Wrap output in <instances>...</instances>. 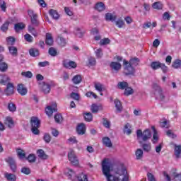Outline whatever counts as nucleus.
Masks as SVG:
<instances>
[{
    "instance_id": "nucleus-1",
    "label": "nucleus",
    "mask_w": 181,
    "mask_h": 181,
    "mask_svg": "<svg viewBox=\"0 0 181 181\" xmlns=\"http://www.w3.org/2000/svg\"><path fill=\"white\" fill-rule=\"evenodd\" d=\"M112 160L105 158L102 161V172L107 181H129V173L125 167L119 168L114 175H111Z\"/></svg>"
},
{
    "instance_id": "nucleus-2",
    "label": "nucleus",
    "mask_w": 181,
    "mask_h": 181,
    "mask_svg": "<svg viewBox=\"0 0 181 181\" xmlns=\"http://www.w3.org/2000/svg\"><path fill=\"white\" fill-rule=\"evenodd\" d=\"M136 136L140 144H142V142H146L152 138V132L151 129H146L142 132V130L139 129L136 131Z\"/></svg>"
},
{
    "instance_id": "nucleus-3",
    "label": "nucleus",
    "mask_w": 181,
    "mask_h": 181,
    "mask_svg": "<svg viewBox=\"0 0 181 181\" xmlns=\"http://www.w3.org/2000/svg\"><path fill=\"white\" fill-rule=\"evenodd\" d=\"M68 160H69L74 166H78V165H80V160H78L76 151L73 149L69 150L68 152Z\"/></svg>"
},
{
    "instance_id": "nucleus-4",
    "label": "nucleus",
    "mask_w": 181,
    "mask_h": 181,
    "mask_svg": "<svg viewBox=\"0 0 181 181\" xmlns=\"http://www.w3.org/2000/svg\"><path fill=\"white\" fill-rule=\"evenodd\" d=\"M31 131L34 135H38L39 127H40V120L37 117H33L30 119Z\"/></svg>"
},
{
    "instance_id": "nucleus-5",
    "label": "nucleus",
    "mask_w": 181,
    "mask_h": 181,
    "mask_svg": "<svg viewBox=\"0 0 181 181\" xmlns=\"http://www.w3.org/2000/svg\"><path fill=\"white\" fill-rule=\"evenodd\" d=\"M153 88L155 90V95L156 98H158L161 101H165V98H166V95L163 93V90H162V88L158 83H153Z\"/></svg>"
},
{
    "instance_id": "nucleus-6",
    "label": "nucleus",
    "mask_w": 181,
    "mask_h": 181,
    "mask_svg": "<svg viewBox=\"0 0 181 181\" xmlns=\"http://www.w3.org/2000/svg\"><path fill=\"white\" fill-rule=\"evenodd\" d=\"M163 176L168 181H170V177H175L177 180L181 181V174H178L176 168L172 169L170 172V175L168 173L163 172Z\"/></svg>"
},
{
    "instance_id": "nucleus-7",
    "label": "nucleus",
    "mask_w": 181,
    "mask_h": 181,
    "mask_svg": "<svg viewBox=\"0 0 181 181\" xmlns=\"http://www.w3.org/2000/svg\"><path fill=\"white\" fill-rule=\"evenodd\" d=\"M123 64L124 66L125 74L129 75V74H134L135 73V67L132 66V65H131L129 62H128V61L124 59Z\"/></svg>"
},
{
    "instance_id": "nucleus-8",
    "label": "nucleus",
    "mask_w": 181,
    "mask_h": 181,
    "mask_svg": "<svg viewBox=\"0 0 181 181\" xmlns=\"http://www.w3.org/2000/svg\"><path fill=\"white\" fill-rule=\"evenodd\" d=\"M64 175H66L69 179H71V181H74L76 179L78 180V177H80V175L77 177L76 175V172H74V170H73L71 168H69L64 170Z\"/></svg>"
},
{
    "instance_id": "nucleus-9",
    "label": "nucleus",
    "mask_w": 181,
    "mask_h": 181,
    "mask_svg": "<svg viewBox=\"0 0 181 181\" xmlns=\"http://www.w3.org/2000/svg\"><path fill=\"white\" fill-rule=\"evenodd\" d=\"M56 111H57V105L56 103L47 106L45 109V112L48 117H52L53 115V112H56Z\"/></svg>"
},
{
    "instance_id": "nucleus-10",
    "label": "nucleus",
    "mask_w": 181,
    "mask_h": 181,
    "mask_svg": "<svg viewBox=\"0 0 181 181\" xmlns=\"http://www.w3.org/2000/svg\"><path fill=\"white\" fill-rule=\"evenodd\" d=\"M6 85V88L5 90V94L6 95H12L13 93H15V87L13 86V83L8 82Z\"/></svg>"
},
{
    "instance_id": "nucleus-11",
    "label": "nucleus",
    "mask_w": 181,
    "mask_h": 181,
    "mask_svg": "<svg viewBox=\"0 0 181 181\" xmlns=\"http://www.w3.org/2000/svg\"><path fill=\"white\" fill-rule=\"evenodd\" d=\"M53 86V82H43L42 86V90L45 94H49L50 93V87Z\"/></svg>"
},
{
    "instance_id": "nucleus-12",
    "label": "nucleus",
    "mask_w": 181,
    "mask_h": 181,
    "mask_svg": "<svg viewBox=\"0 0 181 181\" xmlns=\"http://www.w3.org/2000/svg\"><path fill=\"white\" fill-rule=\"evenodd\" d=\"M17 91L21 95H26L28 94V88L22 83H19L17 86Z\"/></svg>"
},
{
    "instance_id": "nucleus-13",
    "label": "nucleus",
    "mask_w": 181,
    "mask_h": 181,
    "mask_svg": "<svg viewBox=\"0 0 181 181\" xmlns=\"http://www.w3.org/2000/svg\"><path fill=\"white\" fill-rule=\"evenodd\" d=\"M28 15L31 18V23L33 25L37 26V25H39V21H37V16L32 10L28 11Z\"/></svg>"
},
{
    "instance_id": "nucleus-14",
    "label": "nucleus",
    "mask_w": 181,
    "mask_h": 181,
    "mask_svg": "<svg viewBox=\"0 0 181 181\" xmlns=\"http://www.w3.org/2000/svg\"><path fill=\"white\" fill-rule=\"evenodd\" d=\"M151 129L153 130V137L151 139L152 144H158L159 142V134L158 133V130L155 128L154 126L151 127Z\"/></svg>"
},
{
    "instance_id": "nucleus-15",
    "label": "nucleus",
    "mask_w": 181,
    "mask_h": 181,
    "mask_svg": "<svg viewBox=\"0 0 181 181\" xmlns=\"http://www.w3.org/2000/svg\"><path fill=\"white\" fill-rule=\"evenodd\" d=\"M95 90L100 93V95H103V91H105V86L100 82L94 83Z\"/></svg>"
},
{
    "instance_id": "nucleus-16",
    "label": "nucleus",
    "mask_w": 181,
    "mask_h": 181,
    "mask_svg": "<svg viewBox=\"0 0 181 181\" xmlns=\"http://www.w3.org/2000/svg\"><path fill=\"white\" fill-rule=\"evenodd\" d=\"M63 64L64 67L69 69V70H71V69H76V67H77V64L73 61L65 60L64 61Z\"/></svg>"
},
{
    "instance_id": "nucleus-17",
    "label": "nucleus",
    "mask_w": 181,
    "mask_h": 181,
    "mask_svg": "<svg viewBox=\"0 0 181 181\" xmlns=\"http://www.w3.org/2000/svg\"><path fill=\"white\" fill-rule=\"evenodd\" d=\"M5 125H7L8 128H13L15 127V122L11 117H6L4 120Z\"/></svg>"
},
{
    "instance_id": "nucleus-18",
    "label": "nucleus",
    "mask_w": 181,
    "mask_h": 181,
    "mask_svg": "<svg viewBox=\"0 0 181 181\" xmlns=\"http://www.w3.org/2000/svg\"><path fill=\"white\" fill-rule=\"evenodd\" d=\"M9 81H11V78H9L7 75H0V84H3V86H6V84H8Z\"/></svg>"
},
{
    "instance_id": "nucleus-19",
    "label": "nucleus",
    "mask_w": 181,
    "mask_h": 181,
    "mask_svg": "<svg viewBox=\"0 0 181 181\" xmlns=\"http://www.w3.org/2000/svg\"><path fill=\"white\" fill-rule=\"evenodd\" d=\"M76 132L78 135H84V134H86V125L83 123L78 124L76 128Z\"/></svg>"
},
{
    "instance_id": "nucleus-20",
    "label": "nucleus",
    "mask_w": 181,
    "mask_h": 181,
    "mask_svg": "<svg viewBox=\"0 0 181 181\" xmlns=\"http://www.w3.org/2000/svg\"><path fill=\"white\" fill-rule=\"evenodd\" d=\"M121 67H122V66L119 62H112L110 63V69L115 71H119V70H121Z\"/></svg>"
},
{
    "instance_id": "nucleus-21",
    "label": "nucleus",
    "mask_w": 181,
    "mask_h": 181,
    "mask_svg": "<svg viewBox=\"0 0 181 181\" xmlns=\"http://www.w3.org/2000/svg\"><path fill=\"white\" fill-rule=\"evenodd\" d=\"M74 32L77 37H83V36H84V33H86V31L83 30V28H80L78 27L75 28Z\"/></svg>"
},
{
    "instance_id": "nucleus-22",
    "label": "nucleus",
    "mask_w": 181,
    "mask_h": 181,
    "mask_svg": "<svg viewBox=\"0 0 181 181\" xmlns=\"http://www.w3.org/2000/svg\"><path fill=\"white\" fill-rule=\"evenodd\" d=\"M123 132L126 134V135H131V134H132V125L129 123H127L124 127Z\"/></svg>"
},
{
    "instance_id": "nucleus-23",
    "label": "nucleus",
    "mask_w": 181,
    "mask_h": 181,
    "mask_svg": "<svg viewBox=\"0 0 181 181\" xmlns=\"http://www.w3.org/2000/svg\"><path fill=\"white\" fill-rule=\"evenodd\" d=\"M174 154L175 156L177 158H180V155H181V145L180 144H175L174 145Z\"/></svg>"
},
{
    "instance_id": "nucleus-24",
    "label": "nucleus",
    "mask_w": 181,
    "mask_h": 181,
    "mask_svg": "<svg viewBox=\"0 0 181 181\" xmlns=\"http://www.w3.org/2000/svg\"><path fill=\"white\" fill-rule=\"evenodd\" d=\"M102 142L104 146L107 148H112V143L111 142V139L108 137H103L102 139Z\"/></svg>"
},
{
    "instance_id": "nucleus-25",
    "label": "nucleus",
    "mask_w": 181,
    "mask_h": 181,
    "mask_svg": "<svg viewBox=\"0 0 181 181\" xmlns=\"http://www.w3.org/2000/svg\"><path fill=\"white\" fill-rule=\"evenodd\" d=\"M95 9L98 12H103V11H105V4L103 2L96 3L95 5Z\"/></svg>"
},
{
    "instance_id": "nucleus-26",
    "label": "nucleus",
    "mask_w": 181,
    "mask_h": 181,
    "mask_svg": "<svg viewBox=\"0 0 181 181\" xmlns=\"http://www.w3.org/2000/svg\"><path fill=\"white\" fill-rule=\"evenodd\" d=\"M45 43L48 46H52L53 45V37H52V34H50L49 33L46 34Z\"/></svg>"
},
{
    "instance_id": "nucleus-27",
    "label": "nucleus",
    "mask_w": 181,
    "mask_h": 181,
    "mask_svg": "<svg viewBox=\"0 0 181 181\" xmlns=\"http://www.w3.org/2000/svg\"><path fill=\"white\" fill-rule=\"evenodd\" d=\"M49 13L50 16L52 17V19L57 20L60 18V15L59 14L57 11H56L54 9H50L49 11Z\"/></svg>"
},
{
    "instance_id": "nucleus-28",
    "label": "nucleus",
    "mask_w": 181,
    "mask_h": 181,
    "mask_svg": "<svg viewBox=\"0 0 181 181\" xmlns=\"http://www.w3.org/2000/svg\"><path fill=\"white\" fill-rule=\"evenodd\" d=\"M8 52L11 56H18V48L15 46H8Z\"/></svg>"
},
{
    "instance_id": "nucleus-29",
    "label": "nucleus",
    "mask_w": 181,
    "mask_h": 181,
    "mask_svg": "<svg viewBox=\"0 0 181 181\" xmlns=\"http://www.w3.org/2000/svg\"><path fill=\"white\" fill-rule=\"evenodd\" d=\"M135 156L137 160H141L142 158H144V151L141 148H137L135 151Z\"/></svg>"
},
{
    "instance_id": "nucleus-30",
    "label": "nucleus",
    "mask_w": 181,
    "mask_h": 181,
    "mask_svg": "<svg viewBox=\"0 0 181 181\" xmlns=\"http://www.w3.org/2000/svg\"><path fill=\"white\" fill-rule=\"evenodd\" d=\"M25 25L23 23H18L15 24L14 25V29L16 30V32H21V30H23V29H25Z\"/></svg>"
},
{
    "instance_id": "nucleus-31",
    "label": "nucleus",
    "mask_w": 181,
    "mask_h": 181,
    "mask_svg": "<svg viewBox=\"0 0 181 181\" xmlns=\"http://www.w3.org/2000/svg\"><path fill=\"white\" fill-rule=\"evenodd\" d=\"M7 162L9 163L10 168L13 170V172H15L16 170V164L15 163V160H13V158H8L7 159Z\"/></svg>"
},
{
    "instance_id": "nucleus-32",
    "label": "nucleus",
    "mask_w": 181,
    "mask_h": 181,
    "mask_svg": "<svg viewBox=\"0 0 181 181\" xmlns=\"http://www.w3.org/2000/svg\"><path fill=\"white\" fill-rule=\"evenodd\" d=\"M160 64L161 62L159 61L153 62L151 63L150 66L152 69V70H158V69H160Z\"/></svg>"
},
{
    "instance_id": "nucleus-33",
    "label": "nucleus",
    "mask_w": 181,
    "mask_h": 181,
    "mask_svg": "<svg viewBox=\"0 0 181 181\" xmlns=\"http://www.w3.org/2000/svg\"><path fill=\"white\" fill-rule=\"evenodd\" d=\"M141 148H143V151H144V152H151L152 145L151 143H144L142 144Z\"/></svg>"
},
{
    "instance_id": "nucleus-34",
    "label": "nucleus",
    "mask_w": 181,
    "mask_h": 181,
    "mask_svg": "<svg viewBox=\"0 0 181 181\" xmlns=\"http://www.w3.org/2000/svg\"><path fill=\"white\" fill-rule=\"evenodd\" d=\"M114 103L117 112H121V111H122V105L121 104V101L115 99Z\"/></svg>"
},
{
    "instance_id": "nucleus-35",
    "label": "nucleus",
    "mask_w": 181,
    "mask_h": 181,
    "mask_svg": "<svg viewBox=\"0 0 181 181\" xmlns=\"http://www.w3.org/2000/svg\"><path fill=\"white\" fill-rule=\"evenodd\" d=\"M30 56H32V57H37L39 56L40 52L39 49L36 48H32L29 50Z\"/></svg>"
},
{
    "instance_id": "nucleus-36",
    "label": "nucleus",
    "mask_w": 181,
    "mask_h": 181,
    "mask_svg": "<svg viewBox=\"0 0 181 181\" xmlns=\"http://www.w3.org/2000/svg\"><path fill=\"white\" fill-rule=\"evenodd\" d=\"M4 176L8 181H16V176L13 174L5 173Z\"/></svg>"
},
{
    "instance_id": "nucleus-37",
    "label": "nucleus",
    "mask_w": 181,
    "mask_h": 181,
    "mask_svg": "<svg viewBox=\"0 0 181 181\" xmlns=\"http://www.w3.org/2000/svg\"><path fill=\"white\" fill-rule=\"evenodd\" d=\"M117 19V16H114L111 14V13H107L105 14V20L106 21H110V22H114Z\"/></svg>"
},
{
    "instance_id": "nucleus-38",
    "label": "nucleus",
    "mask_w": 181,
    "mask_h": 181,
    "mask_svg": "<svg viewBox=\"0 0 181 181\" xmlns=\"http://www.w3.org/2000/svg\"><path fill=\"white\" fill-rule=\"evenodd\" d=\"M172 67L173 69H181V60L179 59H175L172 64Z\"/></svg>"
},
{
    "instance_id": "nucleus-39",
    "label": "nucleus",
    "mask_w": 181,
    "mask_h": 181,
    "mask_svg": "<svg viewBox=\"0 0 181 181\" xmlns=\"http://www.w3.org/2000/svg\"><path fill=\"white\" fill-rule=\"evenodd\" d=\"M37 154L40 158V159H47V158H49V156L45 153L43 150H38L37 151Z\"/></svg>"
},
{
    "instance_id": "nucleus-40",
    "label": "nucleus",
    "mask_w": 181,
    "mask_h": 181,
    "mask_svg": "<svg viewBox=\"0 0 181 181\" xmlns=\"http://www.w3.org/2000/svg\"><path fill=\"white\" fill-rule=\"evenodd\" d=\"M115 25L119 28V29H122V28H124L125 25V22H124V20L122 18H119L115 21Z\"/></svg>"
},
{
    "instance_id": "nucleus-41",
    "label": "nucleus",
    "mask_w": 181,
    "mask_h": 181,
    "mask_svg": "<svg viewBox=\"0 0 181 181\" xmlns=\"http://www.w3.org/2000/svg\"><path fill=\"white\" fill-rule=\"evenodd\" d=\"M129 64L133 67H136L139 64V59L138 58H132L130 59Z\"/></svg>"
},
{
    "instance_id": "nucleus-42",
    "label": "nucleus",
    "mask_w": 181,
    "mask_h": 181,
    "mask_svg": "<svg viewBox=\"0 0 181 181\" xmlns=\"http://www.w3.org/2000/svg\"><path fill=\"white\" fill-rule=\"evenodd\" d=\"M117 87L120 90H125V89L128 87V83H127L125 81L119 82L118 84H117Z\"/></svg>"
},
{
    "instance_id": "nucleus-43",
    "label": "nucleus",
    "mask_w": 181,
    "mask_h": 181,
    "mask_svg": "<svg viewBox=\"0 0 181 181\" xmlns=\"http://www.w3.org/2000/svg\"><path fill=\"white\" fill-rule=\"evenodd\" d=\"M72 81L74 84H80L81 83V76L80 75H76L72 78Z\"/></svg>"
},
{
    "instance_id": "nucleus-44",
    "label": "nucleus",
    "mask_w": 181,
    "mask_h": 181,
    "mask_svg": "<svg viewBox=\"0 0 181 181\" xmlns=\"http://www.w3.org/2000/svg\"><path fill=\"white\" fill-rule=\"evenodd\" d=\"M21 76H23V77H25L26 78H32V77H33V74H32V72L30 71H23L21 73Z\"/></svg>"
},
{
    "instance_id": "nucleus-45",
    "label": "nucleus",
    "mask_w": 181,
    "mask_h": 181,
    "mask_svg": "<svg viewBox=\"0 0 181 181\" xmlns=\"http://www.w3.org/2000/svg\"><path fill=\"white\" fill-rule=\"evenodd\" d=\"M17 155L20 159H25L26 156L25 151L22 149H17Z\"/></svg>"
},
{
    "instance_id": "nucleus-46",
    "label": "nucleus",
    "mask_w": 181,
    "mask_h": 181,
    "mask_svg": "<svg viewBox=\"0 0 181 181\" xmlns=\"http://www.w3.org/2000/svg\"><path fill=\"white\" fill-rule=\"evenodd\" d=\"M152 8H153V9H162V8H163V5L160 1H157L152 4Z\"/></svg>"
},
{
    "instance_id": "nucleus-47",
    "label": "nucleus",
    "mask_w": 181,
    "mask_h": 181,
    "mask_svg": "<svg viewBox=\"0 0 181 181\" xmlns=\"http://www.w3.org/2000/svg\"><path fill=\"white\" fill-rule=\"evenodd\" d=\"M83 115L85 121H87L88 122H90V121H93V115H91L90 112L84 113Z\"/></svg>"
},
{
    "instance_id": "nucleus-48",
    "label": "nucleus",
    "mask_w": 181,
    "mask_h": 181,
    "mask_svg": "<svg viewBox=\"0 0 181 181\" xmlns=\"http://www.w3.org/2000/svg\"><path fill=\"white\" fill-rule=\"evenodd\" d=\"M132 94H134V89L129 86H127L124 90V95L128 96L132 95Z\"/></svg>"
},
{
    "instance_id": "nucleus-49",
    "label": "nucleus",
    "mask_w": 181,
    "mask_h": 181,
    "mask_svg": "<svg viewBox=\"0 0 181 181\" xmlns=\"http://www.w3.org/2000/svg\"><path fill=\"white\" fill-rule=\"evenodd\" d=\"M161 128H169V122L166 119H163L160 122Z\"/></svg>"
},
{
    "instance_id": "nucleus-50",
    "label": "nucleus",
    "mask_w": 181,
    "mask_h": 181,
    "mask_svg": "<svg viewBox=\"0 0 181 181\" xmlns=\"http://www.w3.org/2000/svg\"><path fill=\"white\" fill-rule=\"evenodd\" d=\"M95 57L98 59H101V57H103V49L101 48H99L96 50H95Z\"/></svg>"
},
{
    "instance_id": "nucleus-51",
    "label": "nucleus",
    "mask_w": 181,
    "mask_h": 181,
    "mask_svg": "<svg viewBox=\"0 0 181 181\" xmlns=\"http://www.w3.org/2000/svg\"><path fill=\"white\" fill-rule=\"evenodd\" d=\"M57 42L61 46H66V43H67L66 39L63 38L60 35L57 38Z\"/></svg>"
},
{
    "instance_id": "nucleus-52",
    "label": "nucleus",
    "mask_w": 181,
    "mask_h": 181,
    "mask_svg": "<svg viewBox=\"0 0 181 181\" xmlns=\"http://www.w3.org/2000/svg\"><path fill=\"white\" fill-rule=\"evenodd\" d=\"M110 42H111V40H110V39L104 38V39L100 40V46H105L107 45H110Z\"/></svg>"
},
{
    "instance_id": "nucleus-53",
    "label": "nucleus",
    "mask_w": 181,
    "mask_h": 181,
    "mask_svg": "<svg viewBox=\"0 0 181 181\" xmlns=\"http://www.w3.org/2000/svg\"><path fill=\"white\" fill-rule=\"evenodd\" d=\"M8 70V64L5 62L0 63V71H6Z\"/></svg>"
},
{
    "instance_id": "nucleus-54",
    "label": "nucleus",
    "mask_w": 181,
    "mask_h": 181,
    "mask_svg": "<svg viewBox=\"0 0 181 181\" xmlns=\"http://www.w3.org/2000/svg\"><path fill=\"white\" fill-rule=\"evenodd\" d=\"M100 108H101V106L93 104L91 105L90 110L92 112H98V110H100Z\"/></svg>"
},
{
    "instance_id": "nucleus-55",
    "label": "nucleus",
    "mask_w": 181,
    "mask_h": 181,
    "mask_svg": "<svg viewBox=\"0 0 181 181\" xmlns=\"http://www.w3.org/2000/svg\"><path fill=\"white\" fill-rule=\"evenodd\" d=\"M28 32H30L33 36H37V33H36L35 28H33L32 25L28 26Z\"/></svg>"
},
{
    "instance_id": "nucleus-56",
    "label": "nucleus",
    "mask_w": 181,
    "mask_h": 181,
    "mask_svg": "<svg viewBox=\"0 0 181 181\" xmlns=\"http://www.w3.org/2000/svg\"><path fill=\"white\" fill-rule=\"evenodd\" d=\"M8 27H9V22L6 21L1 25V30H2V32H6V30H8Z\"/></svg>"
},
{
    "instance_id": "nucleus-57",
    "label": "nucleus",
    "mask_w": 181,
    "mask_h": 181,
    "mask_svg": "<svg viewBox=\"0 0 181 181\" xmlns=\"http://www.w3.org/2000/svg\"><path fill=\"white\" fill-rule=\"evenodd\" d=\"M160 69L162 70L163 73L164 74L168 73L169 70V68H168V66H166L165 64L163 63L160 64Z\"/></svg>"
},
{
    "instance_id": "nucleus-58",
    "label": "nucleus",
    "mask_w": 181,
    "mask_h": 181,
    "mask_svg": "<svg viewBox=\"0 0 181 181\" xmlns=\"http://www.w3.org/2000/svg\"><path fill=\"white\" fill-rule=\"evenodd\" d=\"M54 119L56 122H57L58 124H60V122L63 121V117H62V115L57 114L54 116Z\"/></svg>"
},
{
    "instance_id": "nucleus-59",
    "label": "nucleus",
    "mask_w": 181,
    "mask_h": 181,
    "mask_svg": "<svg viewBox=\"0 0 181 181\" xmlns=\"http://www.w3.org/2000/svg\"><path fill=\"white\" fill-rule=\"evenodd\" d=\"M8 108L11 112H15V111H16V105L13 103H9Z\"/></svg>"
},
{
    "instance_id": "nucleus-60",
    "label": "nucleus",
    "mask_w": 181,
    "mask_h": 181,
    "mask_svg": "<svg viewBox=\"0 0 181 181\" xmlns=\"http://www.w3.org/2000/svg\"><path fill=\"white\" fill-rule=\"evenodd\" d=\"M95 63H97V61H95V58L90 57L88 59V65L89 66H95Z\"/></svg>"
},
{
    "instance_id": "nucleus-61",
    "label": "nucleus",
    "mask_w": 181,
    "mask_h": 181,
    "mask_svg": "<svg viewBox=\"0 0 181 181\" xmlns=\"http://www.w3.org/2000/svg\"><path fill=\"white\" fill-rule=\"evenodd\" d=\"M7 43L8 45L12 46L15 43V38L13 37H7Z\"/></svg>"
},
{
    "instance_id": "nucleus-62",
    "label": "nucleus",
    "mask_w": 181,
    "mask_h": 181,
    "mask_svg": "<svg viewBox=\"0 0 181 181\" xmlns=\"http://www.w3.org/2000/svg\"><path fill=\"white\" fill-rule=\"evenodd\" d=\"M147 178L148 181H156V178H155V176L153 175L152 173H147Z\"/></svg>"
},
{
    "instance_id": "nucleus-63",
    "label": "nucleus",
    "mask_w": 181,
    "mask_h": 181,
    "mask_svg": "<svg viewBox=\"0 0 181 181\" xmlns=\"http://www.w3.org/2000/svg\"><path fill=\"white\" fill-rule=\"evenodd\" d=\"M69 144H77L78 142L75 136H71L69 139H68Z\"/></svg>"
},
{
    "instance_id": "nucleus-64",
    "label": "nucleus",
    "mask_w": 181,
    "mask_h": 181,
    "mask_svg": "<svg viewBox=\"0 0 181 181\" xmlns=\"http://www.w3.org/2000/svg\"><path fill=\"white\" fill-rule=\"evenodd\" d=\"M78 181H88V180L87 179V175H86L84 174H81L80 177H78Z\"/></svg>"
}]
</instances>
